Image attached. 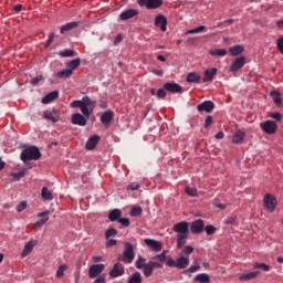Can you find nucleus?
Returning <instances> with one entry per match:
<instances>
[{"mask_svg":"<svg viewBox=\"0 0 283 283\" xmlns=\"http://www.w3.org/2000/svg\"><path fill=\"white\" fill-rule=\"evenodd\" d=\"M71 107H80L81 113H75L72 115L71 122L73 125H78L80 127H85L87 125V118L92 116L94 107H96V101H92L90 96H84L82 99H75L71 103Z\"/></svg>","mask_w":283,"mask_h":283,"instance_id":"f257e3e1","label":"nucleus"},{"mask_svg":"<svg viewBox=\"0 0 283 283\" xmlns=\"http://www.w3.org/2000/svg\"><path fill=\"white\" fill-rule=\"evenodd\" d=\"M172 229L177 233V249L185 247L187 244V238H189V223L181 221L175 224Z\"/></svg>","mask_w":283,"mask_h":283,"instance_id":"f03ea898","label":"nucleus"},{"mask_svg":"<svg viewBox=\"0 0 283 283\" xmlns=\"http://www.w3.org/2000/svg\"><path fill=\"white\" fill-rule=\"evenodd\" d=\"M21 160L30 163V160H39L41 158V151L35 146H31L24 149L20 155Z\"/></svg>","mask_w":283,"mask_h":283,"instance_id":"7ed1b4c3","label":"nucleus"},{"mask_svg":"<svg viewBox=\"0 0 283 283\" xmlns=\"http://www.w3.org/2000/svg\"><path fill=\"white\" fill-rule=\"evenodd\" d=\"M167 266L176 268V269H187L189 266V255H181L176 261L168 255Z\"/></svg>","mask_w":283,"mask_h":283,"instance_id":"20e7f679","label":"nucleus"},{"mask_svg":"<svg viewBox=\"0 0 283 283\" xmlns=\"http://www.w3.org/2000/svg\"><path fill=\"white\" fill-rule=\"evenodd\" d=\"M122 262H125L126 264H132L134 262V258H136V254L134 253V245L132 243L126 242L124 252L119 256Z\"/></svg>","mask_w":283,"mask_h":283,"instance_id":"39448f33","label":"nucleus"},{"mask_svg":"<svg viewBox=\"0 0 283 283\" xmlns=\"http://www.w3.org/2000/svg\"><path fill=\"white\" fill-rule=\"evenodd\" d=\"M263 207L266 209V211L273 213L277 207V199H275V196L266 193L263 198Z\"/></svg>","mask_w":283,"mask_h":283,"instance_id":"423d86ee","label":"nucleus"},{"mask_svg":"<svg viewBox=\"0 0 283 283\" xmlns=\"http://www.w3.org/2000/svg\"><path fill=\"white\" fill-rule=\"evenodd\" d=\"M260 128L262 129V132H264V134L271 136L275 134V132H277V124L271 119H268L260 124Z\"/></svg>","mask_w":283,"mask_h":283,"instance_id":"0eeeda50","label":"nucleus"},{"mask_svg":"<svg viewBox=\"0 0 283 283\" xmlns=\"http://www.w3.org/2000/svg\"><path fill=\"white\" fill-rule=\"evenodd\" d=\"M144 244L154 253H160V251H163V242L155 239H145Z\"/></svg>","mask_w":283,"mask_h":283,"instance_id":"6e6552de","label":"nucleus"},{"mask_svg":"<svg viewBox=\"0 0 283 283\" xmlns=\"http://www.w3.org/2000/svg\"><path fill=\"white\" fill-rule=\"evenodd\" d=\"M103 271H105V264H93L88 269V277L91 280H96V277H98Z\"/></svg>","mask_w":283,"mask_h":283,"instance_id":"1a4fd4ad","label":"nucleus"},{"mask_svg":"<svg viewBox=\"0 0 283 283\" xmlns=\"http://www.w3.org/2000/svg\"><path fill=\"white\" fill-rule=\"evenodd\" d=\"M167 253H169V250H164L160 254H157L153 258V262L155 264H159V266H157V269H163L164 264L169 262V255H167Z\"/></svg>","mask_w":283,"mask_h":283,"instance_id":"9d476101","label":"nucleus"},{"mask_svg":"<svg viewBox=\"0 0 283 283\" xmlns=\"http://www.w3.org/2000/svg\"><path fill=\"white\" fill-rule=\"evenodd\" d=\"M125 275V265L117 262L113 265V269L109 271V277L116 279Z\"/></svg>","mask_w":283,"mask_h":283,"instance_id":"9b49d317","label":"nucleus"},{"mask_svg":"<svg viewBox=\"0 0 283 283\" xmlns=\"http://www.w3.org/2000/svg\"><path fill=\"white\" fill-rule=\"evenodd\" d=\"M247 59L244 56L237 57L230 66V72H238L244 67Z\"/></svg>","mask_w":283,"mask_h":283,"instance_id":"f8f14e48","label":"nucleus"},{"mask_svg":"<svg viewBox=\"0 0 283 283\" xmlns=\"http://www.w3.org/2000/svg\"><path fill=\"white\" fill-rule=\"evenodd\" d=\"M160 264L154 263V261H149L145 266H143V273L146 277H151V273H154V269H158Z\"/></svg>","mask_w":283,"mask_h":283,"instance_id":"ddd939ff","label":"nucleus"},{"mask_svg":"<svg viewBox=\"0 0 283 283\" xmlns=\"http://www.w3.org/2000/svg\"><path fill=\"white\" fill-rule=\"evenodd\" d=\"M134 17H138V10L136 9H128L119 14L122 21H128V19H134Z\"/></svg>","mask_w":283,"mask_h":283,"instance_id":"4468645a","label":"nucleus"},{"mask_svg":"<svg viewBox=\"0 0 283 283\" xmlns=\"http://www.w3.org/2000/svg\"><path fill=\"white\" fill-rule=\"evenodd\" d=\"M155 25L160 28L161 32H167V18L163 14H158L155 18Z\"/></svg>","mask_w":283,"mask_h":283,"instance_id":"2eb2a0df","label":"nucleus"},{"mask_svg":"<svg viewBox=\"0 0 283 283\" xmlns=\"http://www.w3.org/2000/svg\"><path fill=\"white\" fill-rule=\"evenodd\" d=\"M218 74V69L212 67L210 70H206L203 73L202 81L203 83H211L213 81V77Z\"/></svg>","mask_w":283,"mask_h":283,"instance_id":"dca6fc26","label":"nucleus"},{"mask_svg":"<svg viewBox=\"0 0 283 283\" xmlns=\"http://www.w3.org/2000/svg\"><path fill=\"white\" fill-rule=\"evenodd\" d=\"M213 102L206 101L197 106L198 112H206L207 114L213 112Z\"/></svg>","mask_w":283,"mask_h":283,"instance_id":"f3484780","label":"nucleus"},{"mask_svg":"<svg viewBox=\"0 0 283 283\" xmlns=\"http://www.w3.org/2000/svg\"><path fill=\"white\" fill-rule=\"evenodd\" d=\"M164 90L171 92L172 94H180V92H182V86L176 83H166L164 84Z\"/></svg>","mask_w":283,"mask_h":283,"instance_id":"a211bd4d","label":"nucleus"},{"mask_svg":"<svg viewBox=\"0 0 283 283\" xmlns=\"http://www.w3.org/2000/svg\"><path fill=\"white\" fill-rule=\"evenodd\" d=\"M45 120H51V123H59V112L56 111H45L44 112Z\"/></svg>","mask_w":283,"mask_h":283,"instance_id":"6ab92c4d","label":"nucleus"},{"mask_svg":"<svg viewBox=\"0 0 283 283\" xmlns=\"http://www.w3.org/2000/svg\"><path fill=\"white\" fill-rule=\"evenodd\" d=\"M190 229H191L192 233H202V230L205 229V221L199 219V220L192 222Z\"/></svg>","mask_w":283,"mask_h":283,"instance_id":"aec40b11","label":"nucleus"},{"mask_svg":"<svg viewBox=\"0 0 283 283\" xmlns=\"http://www.w3.org/2000/svg\"><path fill=\"white\" fill-rule=\"evenodd\" d=\"M50 210H45L43 212L38 213V218H42L40 221L35 222V227H43L48 220H50Z\"/></svg>","mask_w":283,"mask_h":283,"instance_id":"412c9836","label":"nucleus"},{"mask_svg":"<svg viewBox=\"0 0 283 283\" xmlns=\"http://www.w3.org/2000/svg\"><path fill=\"white\" fill-rule=\"evenodd\" d=\"M258 275H260V271L247 272L241 274L239 280H241V282H247V280H254V277H258Z\"/></svg>","mask_w":283,"mask_h":283,"instance_id":"4be33fe9","label":"nucleus"},{"mask_svg":"<svg viewBox=\"0 0 283 283\" xmlns=\"http://www.w3.org/2000/svg\"><path fill=\"white\" fill-rule=\"evenodd\" d=\"M98 140H101V137L98 135H94L86 142V149L92 150L98 145Z\"/></svg>","mask_w":283,"mask_h":283,"instance_id":"5701e85b","label":"nucleus"},{"mask_svg":"<svg viewBox=\"0 0 283 283\" xmlns=\"http://www.w3.org/2000/svg\"><path fill=\"white\" fill-rule=\"evenodd\" d=\"M55 98H59V93L56 91H53L42 98V103L43 105H48L49 103H52V101H54Z\"/></svg>","mask_w":283,"mask_h":283,"instance_id":"b1692460","label":"nucleus"},{"mask_svg":"<svg viewBox=\"0 0 283 283\" xmlns=\"http://www.w3.org/2000/svg\"><path fill=\"white\" fill-rule=\"evenodd\" d=\"M75 28H78L77 22H69L61 27L60 32H61V34H65V32H70L71 30H74Z\"/></svg>","mask_w":283,"mask_h":283,"instance_id":"393cba45","label":"nucleus"},{"mask_svg":"<svg viewBox=\"0 0 283 283\" xmlns=\"http://www.w3.org/2000/svg\"><path fill=\"white\" fill-rule=\"evenodd\" d=\"M41 198L42 200H54V195H52V191L48 189V187H43L41 190Z\"/></svg>","mask_w":283,"mask_h":283,"instance_id":"a878e982","label":"nucleus"},{"mask_svg":"<svg viewBox=\"0 0 283 283\" xmlns=\"http://www.w3.org/2000/svg\"><path fill=\"white\" fill-rule=\"evenodd\" d=\"M112 118H114V113L105 112L101 117L102 125H109V123H112Z\"/></svg>","mask_w":283,"mask_h":283,"instance_id":"bb28decb","label":"nucleus"},{"mask_svg":"<svg viewBox=\"0 0 283 283\" xmlns=\"http://www.w3.org/2000/svg\"><path fill=\"white\" fill-rule=\"evenodd\" d=\"M242 140H244V132L237 130L235 133H233L232 143H234V145H238V143H242Z\"/></svg>","mask_w":283,"mask_h":283,"instance_id":"cd10ccee","label":"nucleus"},{"mask_svg":"<svg viewBox=\"0 0 283 283\" xmlns=\"http://www.w3.org/2000/svg\"><path fill=\"white\" fill-rule=\"evenodd\" d=\"M146 6L149 10H156L163 6V0H146Z\"/></svg>","mask_w":283,"mask_h":283,"instance_id":"c85d7f7f","label":"nucleus"},{"mask_svg":"<svg viewBox=\"0 0 283 283\" xmlns=\"http://www.w3.org/2000/svg\"><path fill=\"white\" fill-rule=\"evenodd\" d=\"M33 249H34V242H32V241L28 242L24 245V249L22 251V254H21L22 258H28V255L32 253Z\"/></svg>","mask_w":283,"mask_h":283,"instance_id":"c756f323","label":"nucleus"},{"mask_svg":"<svg viewBox=\"0 0 283 283\" xmlns=\"http://www.w3.org/2000/svg\"><path fill=\"white\" fill-rule=\"evenodd\" d=\"M187 83H200V74L191 72L186 77Z\"/></svg>","mask_w":283,"mask_h":283,"instance_id":"7c9ffc66","label":"nucleus"},{"mask_svg":"<svg viewBox=\"0 0 283 283\" xmlns=\"http://www.w3.org/2000/svg\"><path fill=\"white\" fill-rule=\"evenodd\" d=\"M231 56H238L239 54H242L244 52V46L242 45H234L232 48H230L229 50Z\"/></svg>","mask_w":283,"mask_h":283,"instance_id":"2f4dec72","label":"nucleus"},{"mask_svg":"<svg viewBox=\"0 0 283 283\" xmlns=\"http://www.w3.org/2000/svg\"><path fill=\"white\" fill-rule=\"evenodd\" d=\"M120 216H122L120 210L114 209L113 211L109 212L108 220H111V222H116V220H118Z\"/></svg>","mask_w":283,"mask_h":283,"instance_id":"473e14b6","label":"nucleus"},{"mask_svg":"<svg viewBox=\"0 0 283 283\" xmlns=\"http://www.w3.org/2000/svg\"><path fill=\"white\" fill-rule=\"evenodd\" d=\"M209 54L211 56H227V51L226 49H212L209 51Z\"/></svg>","mask_w":283,"mask_h":283,"instance_id":"72a5a7b5","label":"nucleus"},{"mask_svg":"<svg viewBox=\"0 0 283 283\" xmlns=\"http://www.w3.org/2000/svg\"><path fill=\"white\" fill-rule=\"evenodd\" d=\"M143 282V275L140 272H135L128 280V283H140Z\"/></svg>","mask_w":283,"mask_h":283,"instance_id":"f704fd0d","label":"nucleus"},{"mask_svg":"<svg viewBox=\"0 0 283 283\" xmlns=\"http://www.w3.org/2000/svg\"><path fill=\"white\" fill-rule=\"evenodd\" d=\"M78 65H81V59H75V60H72L70 61L66 66L69 70H76L78 67Z\"/></svg>","mask_w":283,"mask_h":283,"instance_id":"c9c22d12","label":"nucleus"},{"mask_svg":"<svg viewBox=\"0 0 283 283\" xmlns=\"http://www.w3.org/2000/svg\"><path fill=\"white\" fill-rule=\"evenodd\" d=\"M195 282L209 283V274L201 273L195 277Z\"/></svg>","mask_w":283,"mask_h":283,"instance_id":"e433bc0d","label":"nucleus"},{"mask_svg":"<svg viewBox=\"0 0 283 283\" xmlns=\"http://www.w3.org/2000/svg\"><path fill=\"white\" fill-rule=\"evenodd\" d=\"M57 76L59 78H69V76H72V69H65L57 72Z\"/></svg>","mask_w":283,"mask_h":283,"instance_id":"4c0bfd02","label":"nucleus"},{"mask_svg":"<svg viewBox=\"0 0 283 283\" xmlns=\"http://www.w3.org/2000/svg\"><path fill=\"white\" fill-rule=\"evenodd\" d=\"M145 262H147V260H145V258H143L142 255H139L135 262L136 269H143L145 268L147 264H145Z\"/></svg>","mask_w":283,"mask_h":283,"instance_id":"58836bf2","label":"nucleus"},{"mask_svg":"<svg viewBox=\"0 0 283 283\" xmlns=\"http://www.w3.org/2000/svg\"><path fill=\"white\" fill-rule=\"evenodd\" d=\"M200 32H205V25H200L195 29H190L186 32V34H200Z\"/></svg>","mask_w":283,"mask_h":283,"instance_id":"ea45409f","label":"nucleus"},{"mask_svg":"<svg viewBox=\"0 0 283 283\" xmlns=\"http://www.w3.org/2000/svg\"><path fill=\"white\" fill-rule=\"evenodd\" d=\"M186 193L187 196H191L192 198H196V196H198V189H196L195 187H186Z\"/></svg>","mask_w":283,"mask_h":283,"instance_id":"a19ab883","label":"nucleus"},{"mask_svg":"<svg viewBox=\"0 0 283 283\" xmlns=\"http://www.w3.org/2000/svg\"><path fill=\"white\" fill-rule=\"evenodd\" d=\"M76 54V52L74 50H64L60 52V56L62 57H70V56H74Z\"/></svg>","mask_w":283,"mask_h":283,"instance_id":"79ce46f5","label":"nucleus"},{"mask_svg":"<svg viewBox=\"0 0 283 283\" xmlns=\"http://www.w3.org/2000/svg\"><path fill=\"white\" fill-rule=\"evenodd\" d=\"M65 271H67V265L66 264L60 265L56 272V277H63Z\"/></svg>","mask_w":283,"mask_h":283,"instance_id":"37998d69","label":"nucleus"},{"mask_svg":"<svg viewBox=\"0 0 283 283\" xmlns=\"http://www.w3.org/2000/svg\"><path fill=\"white\" fill-rule=\"evenodd\" d=\"M140 213H143V208H140V207H135L130 211V216L133 218H138V216H140Z\"/></svg>","mask_w":283,"mask_h":283,"instance_id":"c03bdc74","label":"nucleus"},{"mask_svg":"<svg viewBox=\"0 0 283 283\" xmlns=\"http://www.w3.org/2000/svg\"><path fill=\"white\" fill-rule=\"evenodd\" d=\"M118 233V231H116V229L111 228L106 231V240H109V238H114L116 237V234Z\"/></svg>","mask_w":283,"mask_h":283,"instance_id":"a18cd8bd","label":"nucleus"},{"mask_svg":"<svg viewBox=\"0 0 283 283\" xmlns=\"http://www.w3.org/2000/svg\"><path fill=\"white\" fill-rule=\"evenodd\" d=\"M10 176L13 180H21V178H23V176H25V172L24 171L12 172Z\"/></svg>","mask_w":283,"mask_h":283,"instance_id":"49530a36","label":"nucleus"},{"mask_svg":"<svg viewBox=\"0 0 283 283\" xmlns=\"http://www.w3.org/2000/svg\"><path fill=\"white\" fill-rule=\"evenodd\" d=\"M273 101L276 105H282V98H280V93L272 92Z\"/></svg>","mask_w":283,"mask_h":283,"instance_id":"de8ad7c7","label":"nucleus"},{"mask_svg":"<svg viewBox=\"0 0 283 283\" xmlns=\"http://www.w3.org/2000/svg\"><path fill=\"white\" fill-rule=\"evenodd\" d=\"M184 255H191V253H193V247L191 245H187L184 248V251H182Z\"/></svg>","mask_w":283,"mask_h":283,"instance_id":"09e8293b","label":"nucleus"},{"mask_svg":"<svg viewBox=\"0 0 283 283\" xmlns=\"http://www.w3.org/2000/svg\"><path fill=\"white\" fill-rule=\"evenodd\" d=\"M28 207V203L25 201H22L20 202L18 206H17V211L18 213H21V211H24V209Z\"/></svg>","mask_w":283,"mask_h":283,"instance_id":"8fccbe9b","label":"nucleus"},{"mask_svg":"<svg viewBox=\"0 0 283 283\" xmlns=\"http://www.w3.org/2000/svg\"><path fill=\"white\" fill-rule=\"evenodd\" d=\"M206 233H207V235H213V233H216V227L207 226L206 227Z\"/></svg>","mask_w":283,"mask_h":283,"instance_id":"3c124183","label":"nucleus"},{"mask_svg":"<svg viewBox=\"0 0 283 283\" xmlns=\"http://www.w3.org/2000/svg\"><path fill=\"white\" fill-rule=\"evenodd\" d=\"M128 189H129L130 191H137V189H140V184H138V182H133V184H130V185L128 186Z\"/></svg>","mask_w":283,"mask_h":283,"instance_id":"603ef678","label":"nucleus"},{"mask_svg":"<svg viewBox=\"0 0 283 283\" xmlns=\"http://www.w3.org/2000/svg\"><path fill=\"white\" fill-rule=\"evenodd\" d=\"M254 269H262L263 271H269V265L264 264V263H256L254 265Z\"/></svg>","mask_w":283,"mask_h":283,"instance_id":"864d4df0","label":"nucleus"},{"mask_svg":"<svg viewBox=\"0 0 283 283\" xmlns=\"http://www.w3.org/2000/svg\"><path fill=\"white\" fill-rule=\"evenodd\" d=\"M276 45L277 50L283 54V36L277 40Z\"/></svg>","mask_w":283,"mask_h":283,"instance_id":"5fc2aeb1","label":"nucleus"},{"mask_svg":"<svg viewBox=\"0 0 283 283\" xmlns=\"http://www.w3.org/2000/svg\"><path fill=\"white\" fill-rule=\"evenodd\" d=\"M118 223L123 224V227H129V219L120 218V219H118Z\"/></svg>","mask_w":283,"mask_h":283,"instance_id":"6e6d98bb","label":"nucleus"},{"mask_svg":"<svg viewBox=\"0 0 283 283\" xmlns=\"http://www.w3.org/2000/svg\"><path fill=\"white\" fill-rule=\"evenodd\" d=\"M211 123H213V117H211V115H208L205 120V127H210Z\"/></svg>","mask_w":283,"mask_h":283,"instance_id":"4d7b16f0","label":"nucleus"},{"mask_svg":"<svg viewBox=\"0 0 283 283\" xmlns=\"http://www.w3.org/2000/svg\"><path fill=\"white\" fill-rule=\"evenodd\" d=\"M157 96L158 98H165V96H167V92H165V88H159L157 91Z\"/></svg>","mask_w":283,"mask_h":283,"instance_id":"13d9d810","label":"nucleus"},{"mask_svg":"<svg viewBox=\"0 0 283 283\" xmlns=\"http://www.w3.org/2000/svg\"><path fill=\"white\" fill-rule=\"evenodd\" d=\"M213 206L217 207V209H221V210L227 209V205L220 203L218 201H213Z\"/></svg>","mask_w":283,"mask_h":283,"instance_id":"bf43d9fd","label":"nucleus"},{"mask_svg":"<svg viewBox=\"0 0 283 283\" xmlns=\"http://www.w3.org/2000/svg\"><path fill=\"white\" fill-rule=\"evenodd\" d=\"M107 242H106V247L109 248V247H116V240L114 239H106Z\"/></svg>","mask_w":283,"mask_h":283,"instance_id":"052dcab7","label":"nucleus"},{"mask_svg":"<svg viewBox=\"0 0 283 283\" xmlns=\"http://www.w3.org/2000/svg\"><path fill=\"white\" fill-rule=\"evenodd\" d=\"M189 273H197V271H200V265H192L188 269Z\"/></svg>","mask_w":283,"mask_h":283,"instance_id":"680f3d73","label":"nucleus"},{"mask_svg":"<svg viewBox=\"0 0 283 283\" xmlns=\"http://www.w3.org/2000/svg\"><path fill=\"white\" fill-rule=\"evenodd\" d=\"M53 41H54V33H50L46 42V48H49V45H52Z\"/></svg>","mask_w":283,"mask_h":283,"instance_id":"e2e57ef3","label":"nucleus"},{"mask_svg":"<svg viewBox=\"0 0 283 283\" xmlns=\"http://www.w3.org/2000/svg\"><path fill=\"white\" fill-rule=\"evenodd\" d=\"M272 118H274V120H282V115L280 113H273Z\"/></svg>","mask_w":283,"mask_h":283,"instance_id":"0e129e2a","label":"nucleus"},{"mask_svg":"<svg viewBox=\"0 0 283 283\" xmlns=\"http://www.w3.org/2000/svg\"><path fill=\"white\" fill-rule=\"evenodd\" d=\"M41 78H43V76H38V77L32 78V81H31L32 85H38V83L41 81Z\"/></svg>","mask_w":283,"mask_h":283,"instance_id":"69168bd1","label":"nucleus"},{"mask_svg":"<svg viewBox=\"0 0 283 283\" xmlns=\"http://www.w3.org/2000/svg\"><path fill=\"white\" fill-rule=\"evenodd\" d=\"M94 283H105V276H97Z\"/></svg>","mask_w":283,"mask_h":283,"instance_id":"338daca9","label":"nucleus"},{"mask_svg":"<svg viewBox=\"0 0 283 283\" xmlns=\"http://www.w3.org/2000/svg\"><path fill=\"white\" fill-rule=\"evenodd\" d=\"M235 222V217H230L227 221L226 224H233Z\"/></svg>","mask_w":283,"mask_h":283,"instance_id":"774afa93","label":"nucleus"}]
</instances>
